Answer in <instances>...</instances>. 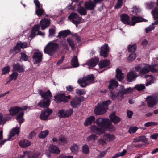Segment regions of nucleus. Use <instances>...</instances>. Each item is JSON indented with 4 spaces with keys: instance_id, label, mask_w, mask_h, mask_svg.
I'll return each mask as SVG.
<instances>
[{
    "instance_id": "obj_14",
    "label": "nucleus",
    "mask_w": 158,
    "mask_h": 158,
    "mask_svg": "<svg viewBox=\"0 0 158 158\" xmlns=\"http://www.w3.org/2000/svg\"><path fill=\"white\" fill-rule=\"evenodd\" d=\"M109 47L107 44H105L101 47L100 51V55L101 56H103L104 58L107 57L108 53L109 51Z\"/></svg>"
},
{
    "instance_id": "obj_10",
    "label": "nucleus",
    "mask_w": 158,
    "mask_h": 158,
    "mask_svg": "<svg viewBox=\"0 0 158 158\" xmlns=\"http://www.w3.org/2000/svg\"><path fill=\"white\" fill-rule=\"evenodd\" d=\"M108 109V108L104 107L101 104H99L95 107L94 112L97 115L102 114L106 113Z\"/></svg>"
},
{
    "instance_id": "obj_61",
    "label": "nucleus",
    "mask_w": 158,
    "mask_h": 158,
    "mask_svg": "<svg viewBox=\"0 0 158 158\" xmlns=\"http://www.w3.org/2000/svg\"><path fill=\"white\" fill-rule=\"evenodd\" d=\"M36 135V133L34 131H32L29 134L28 137L29 139H32Z\"/></svg>"
},
{
    "instance_id": "obj_2",
    "label": "nucleus",
    "mask_w": 158,
    "mask_h": 158,
    "mask_svg": "<svg viewBox=\"0 0 158 158\" xmlns=\"http://www.w3.org/2000/svg\"><path fill=\"white\" fill-rule=\"evenodd\" d=\"M109 90L110 96L113 100L118 99L119 100L121 101L123 98L124 94L132 93L133 89L130 87L125 89L124 85H120L118 91L116 89H109Z\"/></svg>"
},
{
    "instance_id": "obj_58",
    "label": "nucleus",
    "mask_w": 158,
    "mask_h": 158,
    "mask_svg": "<svg viewBox=\"0 0 158 158\" xmlns=\"http://www.w3.org/2000/svg\"><path fill=\"white\" fill-rule=\"evenodd\" d=\"M49 37H50L54 36V35L55 33V31L53 28L50 29L49 30Z\"/></svg>"
},
{
    "instance_id": "obj_9",
    "label": "nucleus",
    "mask_w": 158,
    "mask_h": 158,
    "mask_svg": "<svg viewBox=\"0 0 158 158\" xmlns=\"http://www.w3.org/2000/svg\"><path fill=\"white\" fill-rule=\"evenodd\" d=\"M73 112V109H69L66 110H60L58 111V113L59 114V117L66 118L70 116L72 114Z\"/></svg>"
},
{
    "instance_id": "obj_26",
    "label": "nucleus",
    "mask_w": 158,
    "mask_h": 158,
    "mask_svg": "<svg viewBox=\"0 0 158 158\" xmlns=\"http://www.w3.org/2000/svg\"><path fill=\"white\" fill-rule=\"evenodd\" d=\"M19 130L20 128L19 127L13 128L11 130L9 135V139H11L12 137L14 136L15 134L18 135L20 132Z\"/></svg>"
},
{
    "instance_id": "obj_51",
    "label": "nucleus",
    "mask_w": 158,
    "mask_h": 158,
    "mask_svg": "<svg viewBox=\"0 0 158 158\" xmlns=\"http://www.w3.org/2000/svg\"><path fill=\"white\" fill-rule=\"evenodd\" d=\"M82 152L85 154H88L89 152V148L86 144H84L82 147Z\"/></svg>"
},
{
    "instance_id": "obj_39",
    "label": "nucleus",
    "mask_w": 158,
    "mask_h": 158,
    "mask_svg": "<svg viewBox=\"0 0 158 158\" xmlns=\"http://www.w3.org/2000/svg\"><path fill=\"white\" fill-rule=\"evenodd\" d=\"M49 133L48 130L41 131L38 134V137L40 139L45 138Z\"/></svg>"
},
{
    "instance_id": "obj_35",
    "label": "nucleus",
    "mask_w": 158,
    "mask_h": 158,
    "mask_svg": "<svg viewBox=\"0 0 158 158\" xmlns=\"http://www.w3.org/2000/svg\"><path fill=\"white\" fill-rule=\"evenodd\" d=\"M77 12L81 15H85L87 14L86 9L81 6L77 8Z\"/></svg>"
},
{
    "instance_id": "obj_48",
    "label": "nucleus",
    "mask_w": 158,
    "mask_h": 158,
    "mask_svg": "<svg viewBox=\"0 0 158 158\" xmlns=\"http://www.w3.org/2000/svg\"><path fill=\"white\" fill-rule=\"evenodd\" d=\"M138 129V128L136 126H131L130 127L128 132L130 134H133L135 133Z\"/></svg>"
},
{
    "instance_id": "obj_43",
    "label": "nucleus",
    "mask_w": 158,
    "mask_h": 158,
    "mask_svg": "<svg viewBox=\"0 0 158 158\" xmlns=\"http://www.w3.org/2000/svg\"><path fill=\"white\" fill-rule=\"evenodd\" d=\"M67 142V139L64 137H60L59 138V143L58 144L64 145Z\"/></svg>"
},
{
    "instance_id": "obj_23",
    "label": "nucleus",
    "mask_w": 158,
    "mask_h": 158,
    "mask_svg": "<svg viewBox=\"0 0 158 158\" xmlns=\"http://www.w3.org/2000/svg\"><path fill=\"white\" fill-rule=\"evenodd\" d=\"M109 118L111 120V123L113 122L115 124H117L118 123L121 121L120 118L115 115L114 113H113L109 116Z\"/></svg>"
},
{
    "instance_id": "obj_33",
    "label": "nucleus",
    "mask_w": 158,
    "mask_h": 158,
    "mask_svg": "<svg viewBox=\"0 0 158 158\" xmlns=\"http://www.w3.org/2000/svg\"><path fill=\"white\" fill-rule=\"evenodd\" d=\"M71 64L73 67H77L79 66L78 59L77 56H73L71 60Z\"/></svg>"
},
{
    "instance_id": "obj_6",
    "label": "nucleus",
    "mask_w": 158,
    "mask_h": 158,
    "mask_svg": "<svg viewBox=\"0 0 158 158\" xmlns=\"http://www.w3.org/2000/svg\"><path fill=\"white\" fill-rule=\"evenodd\" d=\"M150 71L152 73H158V64L156 63L152 65L146 64L144 68L141 69L139 71V74L144 75L149 72Z\"/></svg>"
},
{
    "instance_id": "obj_19",
    "label": "nucleus",
    "mask_w": 158,
    "mask_h": 158,
    "mask_svg": "<svg viewBox=\"0 0 158 158\" xmlns=\"http://www.w3.org/2000/svg\"><path fill=\"white\" fill-rule=\"evenodd\" d=\"M136 73L134 71L129 72L127 76V79L129 82H132L137 77Z\"/></svg>"
},
{
    "instance_id": "obj_28",
    "label": "nucleus",
    "mask_w": 158,
    "mask_h": 158,
    "mask_svg": "<svg viewBox=\"0 0 158 158\" xmlns=\"http://www.w3.org/2000/svg\"><path fill=\"white\" fill-rule=\"evenodd\" d=\"M110 63V61L109 60L107 59H105L104 60L100 61L99 62L98 65L100 68H102L109 66Z\"/></svg>"
},
{
    "instance_id": "obj_27",
    "label": "nucleus",
    "mask_w": 158,
    "mask_h": 158,
    "mask_svg": "<svg viewBox=\"0 0 158 158\" xmlns=\"http://www.w3.org/2000/svg\"><path fill=\"white\" fill-rule=\"evenodd\" d=\"M40 28V25L39 24L35 25L33 27L30 35V36L32 38H34L35 36L36 35V32L39 31Z\"/></svg>"
},
{
    "instance_id": "obj_44",
    "label": "nucleus",
    "mask_w": 158,
    "mask_h": 158,
    "mask_svg": "<svg viewBox=\"0 0 158 158\" xmlns=\"http://www.w3.org/2000/svg\"><path fill=\"white\" fill-rule=\"evenodd\" d=\"M76 93L78 96L83 95L85 94V91L82 89H76Z\"/></svg>"
},
{
    "instance_id": "obj_29",
    "label": "nucleus",
    "mask_w": 158,
    "mask_h": 158,
    "mask_svg": "<svg viewBox=\"0 0 158 158\" xmlns=\"http://www.w3.org/2000/svg\"><path fill=\"white\" fill-rule=\"evenodd\" d=\"M116 77L119 81H121L124 78V74L122 73V71L120 69L118 68L116 69Z\"/></svg>"
},
{
    "instance_id": "obj_5",
    "label": "nucleus",
    "mask_w": 158,
    "mask_h": 158,
    "mask_svg": "<svg viewBox=\"0 0 158 158\" xmlns=\"http://www.w3.org/2000/svg\"><path fill=\"white\" fill-rule=\"evenodd\" d=\"M94 77L93 74L89 75L87 76L80 78L78 80L77 82L82 87H85L87 85L94 82Z\"/></svg>"
},
{
    "instance_id": "obj_22",
    "label": "nucleus",
    "mask_w": 158,
    "mask_h": 158,
    "mask_svg": "<svg viewBox=\"0 0 158 158\" xmlns=\"http://www.w3.org/2000/svg\"><path fill=\"white\" fill-rule=\"evenodd\" d=\"M118 86V82L114 79H112L109 81V84L108 86L109 89H116Z\"/></svg>"
},
{
    "instance_id": "obj_55",
    "label": "nucleus",
    "mask_w": 158,
    "mask_h": 158,
    "mask_svg": "<svg viewBox=\"0 0 158 158\" xmlns=\"http://www.w3.org/2000/svg\"><path fill=\"white\" fill-rule=\"evenodd\" d=\"M44 12V10L43 9L40 8H38V9H36V13L37 15L38 16H41L43 14Z\"/></svg>"
},
{
    "instance_id": "obj_25",
    "label": "nucleus",
    "mask_w": 158,
    "mask_h": 158,
    "mask_svg": "<svg viewBox=\"0 0 158 158\" xmlns=\"http://www.w3.org/2000/svg\"><path fill=\"white\" fill-rule=\"evenodd\" d=\"M13 69L15 71H17L19 73H22L24 71L23 65H20L17 63L13 65Z\"/></svg>"
},
{
    "instance_id": "obj_53",
    "label": "nucleus",
    "mask_w": 158,
    "mask_h": 158,
    "mask_svg": "<svg viewBox=\"0 0 158 158\" xmlns=\"http://www.w3.org/2000/svg\"><path fill=\"white\" fill-rule=\"evenodd\" d=\"M111 103V101L110 100H107L106 101H103L102 104L101 105L104 107L108 108L107 106Z\"/></svg>"
},
{
    "instance_id": "obj_12",
    "label": "nucleus",
    "mask_w": 158,
    "mask_h": 158,
    "mask_svg": "<svg viewBox=\"0 0 158 158\" xmlns=\"http://www.w3.org/2000/svg\"><path fill=\"white\" fill-rule=\"evenodd\" d=\"M146 100L148 107L151 108H152L157 103V99L151 96H148L146 98Z\"/></svg>"
},
{
    "instance_id": "obj_15",
    "label": "nucleus",
    "mask_w": 158,
    "mask_h": 158,
    "mask_svg": "<svg viewBox=\"0 0 158 158\" xmlns=\"http://www.w3.org/2000/svg\"><path fill=\"white\" fill-rule=\"evenodd\" d=\"M50 24V20L47 18L42 19L40 22V26L41 27L42 30H44L48 27Z\"/></svg>"
},
{
    "instance_id": "obj_30",
    "label": "nucleus",
    "mask_w": 158,
    "mask_h": 158,
    "mask_svg": "<svg viewBox=\"0 0 158 158\" xmlns=\"http://www.w3.org/2000/svg\"><path fill=\"white\" fill-rule=\"evenodd\" d=\"M70 33L71 31L69 30H64L59 32L57 37L60 38H61L62 37L63 38H65Z\"/></svg>"
},
{
    "instance_id": "obj_24",
    "label": "nucleus",
    "mask_w": 158,
    "mask_h": 158,
    "mask_svg": "<svg viewBox=\"0 0 158 158\" xmlns=\"http://www.w3.org/2000/svg\"><path fill=\"white\" fill-rule=\"evenodd\" d=\"M21 107L18 106H13L10 107L9 109V111L10 114L13 116H15L19 113V109H21Z\"/></svg>"
},
{
    "instance_id": "obj_31",
    "label": "nucleus",
    "mask_w": 158,
    "mask_h": 158,
    "mask_svg": "<svg viewBox=\"0 0 158 158\" xmlns=\"http://www.w3.org/2000/svg\"><path fill=\"white\" fill-rule=\"evenodd\" d=\"M31 144V142L27 139L20 140L19 142L20 146L22 148H26Z\"/></svg>"
},
{
    "instance_id": "obj_49",
    "label": "nucleus",
    "mask_w": 158,
    "mask_h": 158,
    "mask_svg": "<svg viewBox=\"0 0 158 158\" xmlns=\"http://www.w3.org/2000/svg\"><path fill=\"white\" fill-rule=\"evenodd\" d=\"M136 57V55L135 53L131 54L128 57V60L129 62H131L135 60Z\"/></svg>"
},
{
    "instance_id": "obj_64",
    "label": "nucleus",
    "mask_w": 158,
    "mask_h": 158,
    "mask_svg": "<svg viewBox=\"0 0 158 158\" xmlns=\"http://www.w3.org/2000/svg\"><path fill=\"white\" fill-rule=\"evenodd\" d=\"M106 150L101 152L100 154L98 155V157L100 158H102L106 154Z\"/></svg>"
},
{
    "instance_id": "obj_21",
    "label": "nucleus",
    "mask_w": 158,
    "mask_h": 158,
    "mask_svg": "<svg viewBox=\"0 0 158 158\" xmlns=\"http://www.w3.org/2000/svg\"><path fill=\"white\" fill-rule=\"evenodd\" d=\"M99 61V60L98 58L95 57L88 60L86 62V64L89 66L94 67L97 65Z\"/></svg>"
},
{
    "instance_id": "obj_63",
    "label": "nucleus",
    "mask_w": 158,
    "mask_h": 158,
    "mask_svg": "<svg viewBox=\"0 0 158 158\" xmlns=\"http://www.w3.org/2000/svg\"><path fill=\"white\" fill-rule=\"evenodd\" d=\"M133 114V112L131 111L127 110V115L128 118H132Z\"/></svg>"
},
{
    "instance_id": "obj_46",
    "label": "nucleus",
    "mask_w": 158,
    "mask_h": 158,
    "mask_svg": "<svg viewBox=\"0 0 158 158\" xmlns=\"http://www.w3.org/2000/svg\"><path fill=\"white\" fill-rule=\"evenodd\" d=\"M70 149L72 152L76 154L78 152V146L76 144H73L70 147Z\"/></svg>"
},
{
    "instance_id": "obj_36",
    "label": "nucleus",
    "mask_w": 158,
    "mask_h": 158,
    "mask_svg": "<svg viewBox=\"0 0 158 158\" xmlns=\"http://www.w3.org/2000/svg\"><path fill=\"white\" fill-rule=\"evenodd\" d=\"M50 151L53 153L58 154L60 153V150L58 147L53 145H51L49 148Z\"/></svg>"
},
{
    "instance_id": "obj_1",
    "label": "nucleus",
    "mask_w": 158,
    "mask_h": 158,
    "mask_svg": "<svg viewBox=\"0 0 158 158\" xmlns=\"http://www.w3.org/2000/svg\"><path fill=\"white\" fill-rule=\"evenodd\" d=\"M98 126L93 125L90 127L92 133L98 135L104 133L105 129H108L110 131L115 130V128L112 125L111 122L108 119L99 118L95 121Z\"/></svg>"
},
{
    "instance_id": "obj_52",
    "label": "nucleus",
    "mask_w": 158,
    "mask_h": 158,
    "mask_svg": "<svg viewBox=\"0 0 158 158\" xmlns=\"http://www.w3.org/2000/svg\"><path fill=\"white\" fill-rule=\"evenodd\" d=\"M158 124V123L156 122H148L146 123L144 125L145 127H152L153 126H156Z\"/></svg>"
},
{
    "instance_id": "obj_32",
    "label": "nucleus",
    "mask_w": 158,
    "mask_h": 158,
    "mask_svg": "<svg viewBox=\"0 0 158 158\" xmlns=\"http://www.w3.org/2000/svg\"><path fill=\"white\" fill-rule=\"evenodd\" d=\"M95 118L94 116H91L88 118L85 122L84 124L85 126L91 125L95 121Z\"/></svg>"
},
{
    "instance_id": "obj_7",
    "label": "nucleus",
    "mask_w": 158,
    "mask_h": 158,
    "mask_svg": "<svg viewBox=\"0 0 158 158\" xmlns=\"http://www.w3.org/2000/svg\"><path fill=\"white\" fill-rule=\"evenodd\" d=\"M68 19L71 20L72 23L77 27L80 23V21L81 19V17H80L77 13L72 12L68 17Z\"/></svg>"
},
{
    "instance_id": "obj_3",
    "label": "nucleus",
    "mask_w": 158,
    "mask_h": 158,
    "mask_svg": "<svg viewBox=\"0 0 158 158\" xmlns=\"http://www.w3.org/2000/svg\"><path fill=\"white\" fill-rule=\"evenodd\" d=\"M38 93L43 99L38 103L37 105L40 107L48 108L50 105V99L52 97V93L49 90L44 92L41 89H39Z\"/></svg>"
},
{
    "instance_id": "obj_57",
    "label": "nucleus",
    "mask_w": 158,
    "mask_h": 158,
    "mask_svg": "<svg viewBox=\"0 0 158 158\" xmlns=\"http://www.w3.org/2000/svg\"><path fill=\"white\" fill-rule=\"evenodd\" d=\"M127 151L125 149H124L121 152H118L116 154V156L118 157L119 156H123L127 153Z\"/></svg>"
},
{
    "instance_id": "obj_40",
    "label": "nucleus",
    "mask_w": 158,
    "mask_h": 158,
    "mask_svg": "<svg viewBox=\"0 0 158 158\" xmlns=\"http://www.w3.org/2000/svg\"><path fill=\"white\" fill-rule=\"evenodd\" d=\"M2 74L6 75L9 73L10 70V67L9 65L6 66L2 69Z\"/></svg>"
},
{
    "instance_id": "obj_17",
    "label": "nucleus",
    "mask_w": 158,
    "mask_h": 158,
    "mask_svg": "<svg viewBox=\"0 0 158 158\" xmlns=\"http://www.w3.org/2000/svg\"><path fill=\"white\" fill-rule=\"evenodd\" d=\"M121 21L124 24L131 25V21L130 20V17L127 14H123L120 16Z\"/></svg>"
},
{
    "instance_id": "obj_62",
    "label": "nucleus",
    "mask_w": 158,
    "mask_h": 158,
    "mask_svg": "<svg viewBox=\"0 0 158 158\" xmlns=\"http://www.w3.org/2000/svg\"><path fill=\"white\" fill-rule=\"evenodd\" d=\"M140 141L146 143L147 141V139L146 138L145 135H143L139 136Z\"/></svg>"
},
{
    "instance_id": "obj_34",
    "label": "nucleus",
    "mask_w": 158,
    "mask_h": 158,
    "mask_svg": "<svg viewBox=\"0 0 158 158\" xmlns=\"http://www.w3.org/2000/svg\"><path fill=\"white\" fill-rule=\"evenodd\" d=\"M97 137L96 134H92L87 137L86 141L90 144H92L91 143L94 142Z\"/></svg>"
},
{
    "instance_id": "obj_56",
    "label": "nucleus",
    "mask_w": 158,
    "mask_h": 158,
    "mask_svg": "<svg viewBox=\"0 0 158 158\" xmlns=\"http://www.w3.org/2000/svg\"><path fill=\"white\" fill-rule=\"evenodd\" d=\"M18 75V74L16 72H13L11 74L9 75V77L10 78L12 79L13 80H15L17 78V77Z\"/></svg>"
},
{
    "instance_id": "obj_50",
    "label": "nucleus",
    "mask_w": 158,
    "mask_h": 158,
    "mask_svg": "<svg viewBox=\"0 0 158 158\" xmlns=\"http://www.w3.org/2000/svg\"><path fill=\"white\" fill-rule=\"evenodd\" d=\"M103 137L105 139H107L109 140H112L114 139V136L112 135H111L110 134H105L104 135Z\"/></svg>"
},
{
    "instance_id": "obj_11",
    "label": "nucleus",
    "mask_w": 158,
    "mask_h": 158,
    "mask_svg": "<svg viewBox=\"0 0 158 158\" xmlns=\"http://www.w3.org/2000/svg\"><path fill=\"white\" fill-rule=\"evenodd\" d=\"M81 102V100L79 97H76L73 98L70 102V103L72 108H77L80 106Z\"/></svg>"
},
{
    "instance_id": "obj_8",
    "label": "nucleus",
    "mask_w": 158,
    "mask_h": 158,
    "mask_svg": "<svg viewBox=\"0 0 158 158\" xmlns=\"http://www.w3.org/2000/svg\"><path fill=\"white\" fill-rule=\"evenodd\" d=\"M52 112V110L49 108H47L45 110L42 111L40 115V119L44 120H48V117Z\"/></svg>"
},
{
    "instance_id": "obj_59",
    "label": "nucleus",
    "mask_w": 158,
    "mask_h": 158,
    "mask_svg": "<svg viewBox=\"0 0 158 158\" xmlns=\"http://www.w3.org/2000/svg\"><path fill=\"white\" fill-rule=\"evenodd\" d=\"M7 120L5 119L4 118H3L2 114L0 113V125L2 124H4Z\"/></svg>"
},
{
    "instance_id": "obj_41",
    "label": "nucleus",
    "mask_w": 158,
    "mask_h": 158,
    "mask_svg": "<svg viewBox=\"0 0 158 158\" xmlns=\"http://www.w3.org/2000/svg\"><path fill=\"white\" fill-rule=\"evenodd\" d=\"M154 19L156 21L158 20V8L154 9L152 11Z\"/></svg>"
},
{
    "instance_id": "obj_4",
    "label": "nucleus",
    "mask_w": 158,
    "mask_h": 158,
    "mask_svg": "<svg viewBox=\"0 0 158 158\" xmlns=\"http://www.w3.org/2000/svg\"><path fill=\"white\" fill-rule=\"evenodd\" d=\"M59 48V46L57 43L49 42L44 48V51L45 53L52 56L58 49Z\"/></svg>"
},
{
    "instance_id": "obj_38",
    "label": "nucleus",
    "mask_w": 158,
    "mask_h": 158,
    "mask_svg": "<svg viewBox=\"0 0 158 158\" xmlns=\"http://www.w3.org/2000/svg\"><path fill=\"white\" fill-rule=\"evenodd\" d=\"M20 50L21 49L19 46V44L17 43L16 46L14 47L13 49L10 50L9 52L10 54H15L20 52Z\"/></svg>"
},
{
    "instance_id": "obj_13",
    "label": "nucleus",
    "mask_w": 158,
    "mask_h": 158,
    "mask_svg": "<svg viewBox=\"0 0 158 158\" xmlns=\"http://www.w3.org/2000/svg\"><path fill=\"white\" fill-rule=\"evenodd\" d=\"M55 101L57 103H59L62 102H68L66 97L64 93H61L54 96Z\"/></svg>"
},
{
    "instance_id": "obj_18",
    "label": "nucleus",
    "mask_w": 158,
    "mask_h": 158,
    "mask_svg": "<svg viewBox=\"0 0 158 158\" xmlns=\"http://www.w3.org/2000/svg\"><path fill=\"white\" fill-rule=\"evenodd\" d=\"M148 20L140 17L133 16L131 19V25L134 26L137 23L142 22H147Z\"/></svg>"
},
{
    "instance_id": "obj_20",
    "label": "nucleus",
    "mask_w": 158,
    "mask_h": 158,
    "mask_svg": "<svg viewBox=\"0 0 158 158\" xmlns=\"http://www.w3.org/2000/svg\"><path fill=\"white\" fill-rule=\"evenodd\" d=\"M84 6L86 10H92L94 9L96 7V5L93 2L90 0L85 2L84 4Z\"/></svg>"
},
{
    "instance_id": "obj_60",
    "label": "nucleus",
    "mask_w": 158,
    "mask_h": 158,
    "mask_svg": "<svg viewBox=\"0 0 158 158\" xmlns=\"http://www.w3.org/2000/svg\"><path fill=\"white\" fill-rule=\"evenodd\" d=\"M17 44H19V46L20 49L22 48H24L27 47V44L26 43L24 42H20L17 43Z\"/></svg>"
},
{
    "instance_id": "obj_42",
    "label": "nucleus",
    "mask_w": 158,
    "mask_h": 158,
    "mask_svg": "<svg viewBox=\"0 0 158 158\" xmlns=\"http://www.w3.org/2000/svg\"><path fill=\"white\" fill-rule=\"evenodd\" d=\"M136 48L137 46L135 44H130L127 47L128 52L129 53L134 52L136 50Z\"/></svg>"
},
{
    "instance_id": "obj_37",
    "label": "nucleus",
    "mask_w": 158,
    "mask_h": 158,
    "mask_svg": "<svg viewBox=\"0 0 158 158\" xmlns=\"http://www.w3.org/2000/svg\"><path fill=\"white\" fill-rule=\"evenodd\" d=\"M24 113L23 111H22L18 114L16 118V119L18 121L19 124H21L24 121L23 116Z\"/></svg>"
},
{
    "instance_id": "obj_45",
    "label": "nucleus",
    "mask_w": 158,
    "mask_h": 158,
    "mask_svg": "<svg viewBox=\"0 0 158 158\" xmlns=\"http://www.w3.org/2000/svg\"><path fill=\"white\" fill-rule=\"evenodd\" d=\"M134 88L138 91H141L145 89V87L144 84L136 85L135 86Z\"/></svg>"
},
{
    "instance_id": "obj_47",
    "label": "nucleus",
    "mask_w": 158,
    "mask_h": 158,
    "mask_svg": "<svg viewBox=\"0 0 158 158\" xmlns=\"http://www.w3.org/2000/svg\"><path fill=\"white\" fill-rule=\"evenodd\" d=\"M67 41L69 45L71 47L72 49L75 46V44L74 41L69 37L67 38Z\"/></svg>"
},
{
    "instance_id": "obj_16",
    "label": "nucleus",
    "mask_w": 158,
    "mask_h": 158,
    "mask_svg": "<svg viewBox=\"0 0 158 158\" xmlns=\"http://www.w3.org/2000/svg\"><path fill=\"white\" fill-rule=\"evenodd\" d=\"M43 55L39 52H35L33 54L32 57L35 61L34 64H36L42 61Z\"/></svg>"
},
{
    "instance_id": "obj_54",
    "label": "nucleus",
    "mask_w": 158,
    "mask_h": 158,
    "mask_svg": "<svg viewBox=\"0 0 158 158\" xmlns=\"http://www.w3.org/2000/svg\"><path fill=\"white\" fill-rule=\"evenodd\" d=\"M21 59L23 60L24 61H27L28 59V56L26 54L23 52H21Z\"/></svg>"
}]
</instances>
